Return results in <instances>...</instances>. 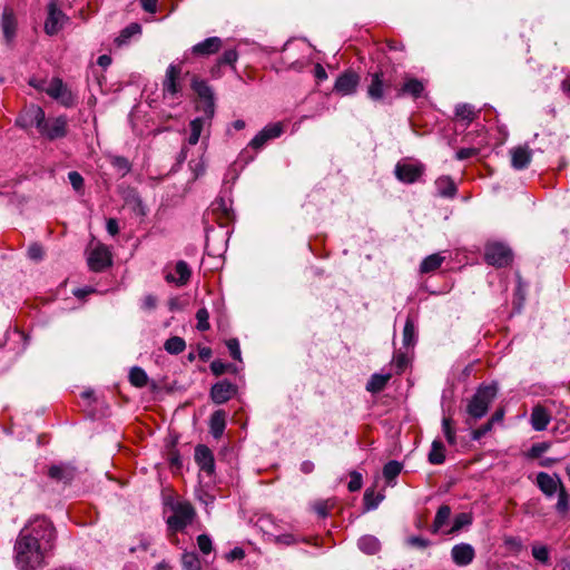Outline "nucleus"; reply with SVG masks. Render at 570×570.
<instances>
[{
	"mask_svg": "<svg viewBox=\"0 0 570 570\" xmlns=\"http://www.w3.org/2000/svg\"><path fill=\"white\" fill-rule=\"evenodd\" d=\"M357 547L366 554H375L381 550V542L376 537L365 534L358 539Z\"/></svg>",
	"mask_w": 570,
	"mask_h": 570,
	"instance_id": "obj_32",
	"label": "nucleus"
},
{
	"mask_svg": "<svg viewBox=\"0 0 570 570\" xmlns=\"http://www.w3.org/2000/svg\"><path fill=\"white\" fill-rule=\"evenodd\" d=\"M14 563L19 570H38L46 564L51 550L39 547L29 538L18 534L13 547Z\"/></svg>",
	"mask_w": 570,
	"mask_h": 570,
	"instance_id": "obj_1",
	"label": "nucleus"
},
{
	"mask_svg": "<svg viewBox=\"0 0 570 570\" xmlns=\"http://www.w3.org/2000/svg\"><path fill=\"white\" fill-rule=\"evenodd\" d=\"M214 116L203 114V116L193 119L189 124L190 135L188 137L189 145H196L200 138L202 131L206 126H210Z\"/></svg>",
	"mask_w": 570,
	"mask_h": 570,
	"instance_id": "obj_28",
	"label": "nucleus"
},
{
	"mask_svg": "<svg viewBox=\"0 0 570 570\" xmlns=\"http://www.w3.org/2000/svg\"><path fill=\"white\" fill-rule=\"evenodd\" d=\"M181 61L179 63H170L167 67L165 78L163 80V94L165 97H176L181 92L180 75Z\"/></svg>",
	"mask_w": 570,
	"mask_h": 570,
	"instance_id": "obj_11",
	"label": "nucleus"
},
{
	"mask_svg": "<svg viewBox=\"0 0 570 570\" xmlns=\"http://www.w3.org/2000/svg\"><path fill=\"white\" fill-rule=\"evenodd\" d=\"M195 462L202 471L212 475L215 471V459L212 450L204 444L195 448Z\"/></svg>",
	"mask_w": 570,
	"mask_h": 570,
	"instance_id": "obj_22",
	"label": "nucleus"
},
{
	"mask_svg": "<svg viewBox=\"0 0 570 570\" xmlns=\"http://www.w3.org/2000/svg\"><path fill=\"white\" fill-rule=\"evenodd\" d=\"M191 276V271L185 261H178L175 265V274L168 273L165 278L168 283H175L177 286L186 285Z\"/></svg>",
	"mask_w": 570,
	"mask_h": 570,
	"instance_id": "obj_26",
	"label": "nucleus"
},
{
	"mask_svg": "<svg viewBox=\"0 0 570 570\" xmlns=\"http://www.w3.org/2000/svg\"><path fill=\"white\" fill-rule=\"evenodd\" d=\"M511 166L517 170L527 168L532 159V150L529 146H518L510 150Z\"/></svg>",
	"mask_w": 570,
	"mask_h": 570,
	"instance_id": "obj_25",
	"label": "nucleus"
},
{
	"mask_svg": "<svg viewBox=\"0 0 570 570\" xmlns=\"http://www.w3.org/2000/svg\"><path fill=\"white\" fill-rule=\"evenodd\" d=\"M444 259H445V257L439 253L429 255L422 261V263L420 265V272L422 274L435 272L436 269H439L441 267Z\"/></svg>",
	"mask_w": 570,
	"mask_h": 570,
	"instance_id": "obj_33",
	"label": "nucleus"
},
{
	"mask_svg": "<svg viewBox=\"0 0 570 570\" xmlns=\"http://www.w3.org/2000/svg\"><path fill=\"white\" fill-rule=\"evenodd\" d=\"M570 509V497L567 493L564 487H561V489L558 491V501L556 504V510L559 513H567Z\"/></svg>",
	"mask_w": 570,
	"mask_h": 570,
	"instance_id": "obj_47",
	"label": "nucleus"
},
{
	"mask_svg": "<svg viewBox=\"0 0 570 570\" xmlns=\"http://www.w3.org/2000/svg\"><path fill=\"white\" fill-rule=\"evenodd\" d=\"M415 326L411 318H407L403 328V344L411 346L414 343Z\"/></svg>",
	"mask_w": 570,
	"mask_h": 570,
	"instance_id": "obj_50",
	"label": "nucleus"
},
{
	"mask_svg": "<svg viewBox=\"0 0 570 570\" xmlns=\"http://www.w3.org/2000/svg\"><path fill=\"white\" fill-rule=\"evenodd\" d=\"M550 448V443L548 442H539L534 443L530 449V456L533 459L540 458L544 452H547Z\"/></svg>",
	"mask_w": 570,
	"mask_h": 570,
	"instance_id": "obj_57",
	"label": "nucleus"
},
{
	"mask_svg": "<svg viewBox=\"0 0 570 570\" xmlns=\"http://www.w3.org/2000/svg\"><path fill=\"white\" fill-rule=\"evenodd\" d=\"M407 541L411 546L417 547L421 549L428 548L430 546V541L422 537H416V535L410 537Z\"/></svg>",
	"mask_w": 570,
	"mask_h": 570,
	"instance_id": "obj_64",
	"label": "nucleus"
},
{
	"mask_svg": "<svg viewBox=\"0 0 570 570\" xmlns=\"http://www.w3.org/2000/svg\"><path fill=\"white\" fill-rule=\"evenodd\" d=\"M126 203L131 205V209L135 214H137L139 216L146 215V207H145L141 198L135 190H131L129 196L126 197Z\"/></svg>",
	"mask_w": 570,
	"mask_h": 570,
	"instance_id": "obj_44",
	"label": "nucleus"
},
{
	"mask_svg": "<svg viewBox=\"0 0 570 570\" xmlns=\"http://www.w3.org/2000/svg\"><path fill=\"white\" fill-rule=\"evenodd\" d=\"M498 394V385L495 383L480 385L466 405L469 420L466 423L472 425L476 420L482 419L489 410L490 404Z\"/></svg>",
	"mask_w": 570,
	"mask_h": 570,
	"instance_id": "obj_4",
	"label": "nucleus"
},
{
	"mask_svg": "<svg viewBox=\"0 0 570 570\" xmlns=\"http://www.w3.org/2000/svg\"><path fill=\"white\" fill-rule=\"evenodd\" d=\"M1 29L7 43L12 42L17 31V20L12 10L6 8L1 17Z\"/></svg>",
	"mask_w": 570,
	"mask_h": 570,
	"instance_id": "obj_27",
	"label": "nucleus"
},
{
	"mask_svg": "<svg viewBox=\"0 0 570 570\" xmlns=\"http://www.w3.org/2000/svg\"><path fill=\"white\" fill-rule=\"evenodd\" d=\"M244 557H245V551L242 548H239V547H236V548L232 549L226 554V559L228 561L242 560V559H244Z\"/></svg>",
	"mask_w": 570,
	"mask_h": 570,
	"instance_id": "obj_63",
	"label": "nucleus"
},
{
	"mask_svg": "<svg viewBox=\"0 0 570 570\" xmlns=\"http://www.w3.org/2000/svg\"><path fill=\"white\" fill-rule=\"evenodd\" d=\"M226 346L234 360L242 361L239 342L237 338H230L226 342Z\"/></svg>",
	"mask_w": 570,
	"mask_h": 570,
	"instance_id": "obj_53",
	"label": "nucleus"
},
{
	"mask_svg": "<svg viewBox=\"0 0 570 570\" xmlns=\"http://www.w3.org/2000/svg\"><path fill=\"white\" fill-rule=\"evenodd\" d=\"M26 535L39 547L53 550L57 531L53 523L46 517H36L31 519L19 532Z\"/></svg>",
	"mask_w": 570,
	"mask_h": 570,
	"instance_id": "obj_3",
	"label": "nucleus"
},
{
	"mask_svg": "<svg viewBox=\"0 0 570 570\" xmlns=\"http://www.w3.org/2000/svg\"><path fill=\"white\" fill-rule=\"evenodd\" d=\"M46 94L58 100L65 107H72L76 104L75 95L70 89H68L60 78H53L49 82L46 88Z\"/></svg>",
	"mask_w": 570,
	"mask_h": 570,
	"instance_id": "obj_12",
	"label": "nucleus"
},
{
	"mask_svg": "<svg viewBox=\"0 0 570 570\" xmlns=\"http://www.w3.org/2000/svg\"><path fill=\"white\" fill-rule=\"evenodd\" d=\"M164 348L169 354L177 355L184 352L186 348V342L180 336H171L165 342Z\"/></svg>",
	"mask_w": 570,
	"mask_h": 570,
	"instance_id": "obj_40",
	"label": "nucleus"
},
{
	"mask_svg": "<svg viewBox=\"0 0 570 570\" xmlns=\"http://www.w3.org/2000/svg\"><path fill=\"white\" fill-rule=\"evenodd\" d=\"M68 20L67 16L58 8L55 0L48 3V16L45 22V32L48 36L57 35Z\"/></svg>",
	"mask_w": 570,
	"mask_h": 570,
	"instance_id": "obj_15",
	"label": "nucleus"
},
{
	"mask_svg": "<svg viewBox=\"0 0 570 570\" xmlns=\"http://www.w3.org/2000/svg\"><path fill=\"white\" fill-rule=\"evenodd\" d=\"M391 379L390 374H373L366 384V390L372 393H377L384 390L389 380Z\"/></svg>",
	"mask_w": 570,
	"mask_h": 570,
	"instance_id": "obj_38",
	"label": "nucleus"
},
{
	"mask_svg": "<svg viewBox=\"0 0 570 570\" xmlns=\"http://www.w3.org/2000/svg\"><path fill=\"white\" fill-rule=\"evenodd\" d=\"M129 382L136 387H145L148 383L147 373L141 367L134 366L129 372Z\"/></svg>",
	"mask_w": 570,
	"mask_h": 570,
	"instance_id": "obj_41",
	"label": "nucleus"
},
{
	"mask_svg": "<svg viewBox=\"0 0 570 570\" xmlns=\"http://www.w3.org/2000/svg\"><path fill=\"white\" fill-rule=\"evenodd\" d=\"M68 179L75 190L79 191L83 188V178L78 171H70Z\"/></svg>",
	"mask_w": 570,
	"mask_h": 570,
	"instance_id": "obj_59",
	"label": "nucleus"
},
{
	"mask_svg": "<svg viewBox=\"0 0 570 570\" xmlns=\"http://www.w3.org/2000/svg\"><path fill=\"white\" fill-rule=\"evenodd\" d=\"M382 494H375L373 489H366L363 497L364 507L366 510L376 509L380 502L383 500Z\"/></svg>",
	"mask_w": 570,
	"mask_h": 570,
	"instance_id": "obj_45",
	"label": "nucleus"
},
{
	"mask_svg": "<svg viewBox=\"0 0 570 570\" xmlns=\"http://www.w3.org/2000/svg\"><path fill=\"white\" fill-rule=\"evenodd\" d=\"M451 558L458 567H466L473 562L475 550L470 543L461 542L452 547Z\"/></svg>",
	"mask_w": 570,
	"mask_h": 570,
	"instance_id": "obj_21",
	"label": "nucleus"
},
{
	"mask_svg": "<svg viewBox=\"0 0 570 570\" xmlns=\"http://www.w3.org/2000/svg\"><path fill=\"white\" fill-rule=\"evenodd\" d=\"M166 505L173 512L166 521L170 532L176 533L184 531L194 522L196 510L189 501L169 499Z\"/></svg>",
	"mask_w": 570,
	"mask_h": 570,
	"instance_id": "obj_5",
	"label": "nucleus"
},
{
	"mask_svg": "<svg viewBox=\"0 0 570 570\" xmlns=\"http://www.w3.org/2000/svg\"><path fill=\"white\" fill-rule=\"evenodd\" d=\"M197 544L204 554H208L213 549L212 539L207 534H199L197 537Z\"/></svg>",
	"mask_w": 570,
	"mask_h": 570,
	"instance_id": "obj_54",
	"label": "nucleus"
},
{
	"mask_svg": "<svg viewBox=\"0 0 570 570\" xmlns=\"http://www.w3.org/2000/svg\"><path fill=\"white\" fill-rule=\"evenodd\" d=\"M479 154V149L478 148H461L456 151L455 154V158L458 160H465V159H469L471 157H474Z\"/></svg>",
	"mask_w": 570,
	"mask_h": 570,
	"instance_id": "obj_61",
	"label": "nucleus"
},
{
	"mask_svg": "<svg viewBox=\"0 0 570 570\" xmlns=\"http://www.w3.org/2000/svg\"><path fill=\"white\" fill-rule=\"evenodd\" d=\"M350 482L347 484V489L351 491V492H356L358 491L361 488H362V484H363V481H362V474L356 472V471H352L350 473Z\"/></svg>",
	"mask_w": 570,
	"mask_h": 570,
	"instance_id": "obj_52",
	"label": "nucleus"
},
{
	"mask_svg": "<svg viewBox=\"0 0 570 570\" xmlns=\"http://www.w3.org/2000/svg\"><path fill=\"white\" fill-rule=\"evenodd\" d=\"M41 125L38 131L42 137L49 140L63 138L68 134V119L66 116L46 119V115H43V124Z\"/></svg>",
	"mask_w": 570,
	"mask_h": 570,
	"instance_id": "obj_9",
	"label": "nucleus"
},
{
	"mask_svg": "<svg viewBox=\"0 0 570 570\" xmlns=\"http://www.w3.org/2000/svg\"><path fill=\"white\" fill-rule=\"evenodd\" d=\"M140 33H141V26L137 22H132L120 31V33L116 38L115 42L119 47L127 45L132 37L138 36Z\"/></svg>",
	"mask_w": 570,
	"mask_h": 570,
	"instance_id": "obj_36",
	"label": "nucleus"
},
{
	"mask_svg": "<svg viewBox=\"0 0 570 570\" xmlns=\"http://www.w3.org/2000/svg\"><path fill=\"white\" fill-rule=\"evenodd\" d=\"M424 90L425 83L422 80L405 73L402 83L396 85L395 97H411L413 99H417L422 97Z\"/></svg>",
	"mask_w": 570,
	"mask_h": 570,
	"instance_id": "obj_14",
	"label": "nucleus"
},
{
	"mask_svg": "<svg viewBox=\"0 0 570 570\" xmlns=\"http://www.w3.org/2000/svg\"><path fill=\"white\" fill-rule=\"evenodd\" d=\"M313 509L320 518H326L328 515L330 505L327 501H317L314 503Z\"/></svg>",
	"mask_w": 570,
	"mask_h": 570,
	"instance_id": "obj_62",
	"label": "nucleus"
},
{
	"mask_svg": "<svg viewBox=\"0 0 570 570\" xmlns=\"http://www.w3.org/2000/svg\"><path fill=\"white\" fill-rule=\"evenodd\" d=\"M438 196L443 198H454L458 193V187L450 176H441L434 181Z\"/></svg>",
	"mask_w": 570,
	"mask_h": 570,
	"instance_id": "obj_30",
	"label": "nucleus"
},
{
	"mask_svg": "<svg viewBox=\"0 0 570 570\" xmlns=\"http://www.w3.org/2000/svg\"><path fill=\"white\" fill-rule=\"evenodd\" d=\"M28 257L32 261L39 262L43 258V248L40 244L33 243L28 247Z\"/></svg>",
	"mask_w": 570,
	"mask_h": 570,
	"instance_id": "obj_55",
	"label": "nucleus"
},
{
	"mask_svg": "<svg viewBox=\"0 0 570 570\" xmlns=\"http://www.w3.org/2000/svg\"><path fill=\"white\" fill-rule=\"evenodd\" d=\"M45 111L38 105H30L23 109V111L17 117L16 125L22 129H29L36 127L37 130L43 124Z\"/></svg>",
	"mask_w": 570,
	"mask_h": 570,
	"instance_id": "obj_13",
	"label": "nucleus"
},
{
	"mask_svg": "<svg viewBox=\"0 0 570 570\" xmlns=\"http://www.w3.org/2000/svg\"><path fill=\"white\" fill-rule=\"evenodd\" d=\"M183 570H200L202 563L196 552H184L181 556Z\"/></svg>",
	"mask_w": 570,
	"mask_h": 570,
	"instance_id": "obj_42",
	"label": "nucleus"
},
{
	"mask_svg": "<svg viewBox=\"0 0 570 570\" xmlns=\"http://www.w3.org/2000/svg\"><path fill=\"white\" fill-rule=\"evenodd\" d=\"M228 367H233V364H226L220 360H214L210 363V371L214 375L219 376L227 372Z\"/></svg>",
	"mask_w": 570,
	"mask_h": 570,
	"instance_id": "obj_56",
	"label": "nucleus"
},
{
	"mask_svg": "<svg viewBox=\"0 0 570 570\" xmlns=\"http://www.w3.org/2000/svg\"><path fill=\"white\" fill-rule=\"evenodd\" d=\"M226 428V412L217 410L210 415L209 430L214 439L218 440L224 434Z\"/></svg>",
	"mask_w": 570,
	"mask_h": 570,
	"instance_id": "obj_31",
	"label": "nucleus"
},
{
	"mask_svg": "<svg viewBox=\"0 0 570 570\" xmlns=\"http://www.w3.org/2000/svg\"><path fill=\"white\" fill-rule=\"evenodd\" d=\"M237 393V385L227 380L214 384L210 389V399L215 404H224Z\"/></svg>",
	"mask_w": 570,
	"mask_h": 570,
	"instance_id": "obj_20",
	"label": "nucleus"
},
{
	"mask_svg": "<svg viewBox=\"0 0 570 570\" xmlns=\"http://www.w3.org/2000/svg\"><path fill=\"white\" fill-rule=\"evenodd\" d=\"M551 421L549 411L542 405H535L531 412V425L535 431H544Z\"/></svg>",
	"mask_w": 570,
	"mask_h": 570,
	"instance_id": "obj_29",
	"label": "nucleus"
},
{
	"mask_svg": "<svg viewBox=\"0 0 570 570\" xmlns=\"http://www.w3.org/2000/svg\"><path fill=\"white\" fill-rule=\"evenodd\" d=\"M491 423L487 422L485 424L481 425L480 428L475 429L471 433V438L474 441L481 440L487 433H489L492 430Z\"/></svg>",
	"mask_w": 570,
	"mask_h": 570,
	"instance_id": "obj_60",
	"label": "nucleus"
},
{
	"mask_svg": "<svg viewBox=\"0 0 570 570\" xmlns=\"http://www.w3.org/2000/svg\"><path fill=\"white\" fill-rule=\"evenodd\" d=\"M451 508L446 504L441 505L434 517V521L431 528L432 533H438L450 520Z\"/></svg>",
	"mask_w": 570,
	"mask_h": 570,
	"instance_id": "obj_34",
	"label": "nucleus"
},
{
	"mask_svg": "<svg viewBox=\"0 0 570 570\" xmlns=\"http://www.w3.org/2000/svg\"><path fill=\"white\" fill-rule=\"evenodd\" d=\"M532 556L535 560H538L542 563H547L549 560V551H548L547 547H544V546L533 547Z\"/></svg>",
	"mask_w": 570,
	"mask_h": 570,
	"instance_id": "obj_58",
	"label": "nucleus"
},
{
	"mask_svg": "<svg viewBox=\"0 0 570 570\" xmlns=\"http://www.w3.org/2000/svg\"><path fill=\"white\" fill-rule=\"evenodd\" d=\"M223 46L224 42L219 37L215 36L206 38L184 52L181 57V63L190 62L191 58H207L213 56L219 52Z\"/></svg>",
	"mask_w": 570,
	"mask_h": 570,
	"instance_id": "obj_6",
	"label": "nucleus"
},
{
	"mask_svg": "<svg viewBox=\"0 0 570 570\" xmlns=\"http://www.w3.org/2000/svg\"><path fill=\"white\" fill-rule=\"evenodd\" d=\"M395 73L394 66L381 65L375 70H370L365 77L367 97L373 101H383L396 88Z\"/></svg>",
	"mask_w": 570,
	"mask_h": 570,
	"instance_id": "obj_2",
	"label": "nucleus"
},
{
	"mask_svg": "<svg viewBox=\"0 0 570 570\" xmlns=\"http://www.w3.org/2000/svg\"><path fill=\"white\" fill-rule=\"evenodd\" d=\"M479 110H475L474 106L470 104H459L455 106V117L460 120L466 121V125L471 124L479 115Z\"/></svg>",
	"mask_w": 570,
	"mask_h": 570,
	"instance_id": "obj_35",
	"label": "nucleus"
},
{
	"mask_svg": "<svg viewBox=\"0 0 570 570\" xmlns=\"http://www.w3.org/2000/svg\"><path fill=\"white\" fill-rule=\"evenodd\" d=\"M110 163L121 176L127 175L131 170L130 161L124 156H112Z\"/></svg>",
	"mask_w": 570,
	"mask_h": 570,
	"instance_id": "obj_46",
	"label": "nucleus"
},
{
	"mask_svg": "<svg viewBox=\"0 0 570 570\" xmlns=\"http://www.w3.org/2000/svg\"><path fill=\"white\" fill-rule=\"evenodd\" d=\"M431 464H442L445 461V446L440 440H434L428 455Z\"/></svg>",
	"mask_w": 570,
	"mask_h": 570,
	"instance_id": "obj_37",
	"label": "nucleus"
},
{
	"mask_svg": "<svg viewBox=\"0 0 570 570\" xmlns=\"http://www.w3.org/2000/svg\"><path fill=\"white\" fill-rule=\"evenodd\" d=\"M77 469L70 463H60L51 465L48 475L57 482L69 484L76 476Z\"/></svg>",
	"mask_w": 570,
	"mask_h": 570,
	"instance_id": "obj_23",
	"label": "nucleus"
},
{
	"mask_svg": "<svg viewBox=\"0 0 570 570\" xmlns=\"http://www.w3.org/2000/svg\"><path fill=\"white\" fill-rule=\"evenodd\" d=\"M210 209L220 226H227L235 218L232 202L224 197L216 198L212 203Z\"/></svg>",
	"mask_w": 570,
	"mask_h": 570,
	"instance_id": "obj_18",
	"label": "nucleus"
},
{
	"mask_svg": "<svg viewBox=\"0 0 570 570\" xmlns=\"http://www.w3.org/2000/svg\"><path fill=\"white\" fill-rule=\"evenodd\" d=\"M537 485L547 497L554 495L561 489V487H563L562 481L558 474L551 476L546 472H539L537 474Z\"/></svg>",
	"mask_w": 570,
	"mask_h": 570,
	"instance_id": "obj_24",
	"label": "nucleus"
},
{
	"mask_svg": "<svg viewBox=\"0 0 570 570\" xmlns=\"http://www.w3.org/2000/svg\"><path fill=\"white\" fill-rule=\"evenodd\" d=\"M484 259L489 265L505 267L512 263L513 253L508 245L494 242L485 246Z\"/></svg>",
	"mask_w": 570,
	"mask_h": 570,
	"instance_id": "obj_7",
	"label": "nucleus"
},
{
	"mask_svg": "<svg viewBox=\"0 0 570 570\" xmlns=\"http://www.w3.org/2000/svg\"><path fill=\"white\" fill-rule=\"evenodd\" d=\"M425 171V166L420 161L402 160L395 165V177L403 184L416 183Z\"/></svg>",
	"mask_w": 570,
	"mask_h": 570,
	"instance_id": "obj_8",
	"label": "nucleus"
},
{
	"mask_svg": "<svg viewBox=\"0 0 570 570\" xmlns=\"http://www.w3.org/2000/svg\"><path fill=\"white\" fill-rule=\"evenodd\" d=\"M238 59V52L236 49H228L223 52L220 57L217 58L219 65L229 66L233 70H235V63Z\"/></svg>",
	"mask_w": 570,
	"mask_h": 570,
	"instance_id": "obj_49",
	"label": "nucleus"
},
{
	"mask_svg": "<svg viewBox=\"0 0 570 570\" xmlns=\"http://www.w3.org/2000/svg\"><path fill=\"white\" fill-rule=\"evenodd\" d=\"M361 77L354 70H345L341 73L334 85V91L341 96H350L356 92Z\"/></svg>",
	"mask_w": 570,
	"mask_h": 570,
	"instance_id": "obj_16",
	"label": "nucleus"
},
{
	"mask_svg": "<svg viewBox=\"0 0 570 570\" xmlns=\"http://www.w3.org/2000/svg\"><path fill=\"white\" fill-rule=\"evenodd\" d=\"M87 262L92 272H102L112 264L111 253L100 244L89 253Z\"/></svg>",
	"mask_w": 570,
	"mask_h": 570,
	"instance_id": "obj_17",
	"label": "nucleus"
},
{
	"mask_svg": "<svg viewBox=\"0 0 570 570\" xmlns=\"http://www.w3.org/2000/svg\"><path fill=\"white\" fill-rule=\"evenodd\" d=\"M402 471V464L397 461H389L383 468V476L387 483L392 482Z\"/></svg>",
	"mask_w": 570,
	"mask_h": 570,
	"instance_id": "obj_43",
	"label": "nucleus"
},
{
	"mask_svg": "<svg viewBox=\"0 0 570 570\" xmlns=\"http://www.w3.org/2000/svg\"><path fill=\"white\" fill-rule=\"evenodd\" d=\"M472 515L466 512L459 513L454 517L452 527L446 531L448 534H455L464 527L472 523Z\"/></svg>",
	"mask_w": 570,
	"mask_h": 570,
	"instance_id": "obj_39",
	"label": "nucleus"
},
{
	"mask_svg": "<svg viewBox=\"0 0 570 570\" xmlns=\"http://www.w3.org/2000/svg\"><path fill=\"white\" fill-rule=\"evenodd\" d=\"M191 88L197 94V96L202 99V105L197 107L199 111L206 114L208 116L215 115V102H214V94L208 83L203 80L194 77L191 80Z\"/></svg>",
	"mask_w": 570,
	"mask_h": 570,
	"instance_id": "obj_10",
	"label": "nucleus"
},
{
	"mask_svg": "<svg viewBox=\"0 0 570 570\" xmlns=\"http://www.w3.org/2000/svg\"><path fill=\"white\" fill-rule=\"evenodd\" d=\"M442 430L449 444L454 445L456 443L455 430L453 428V421L451 417H443Z\"/></svg>",
	"mask_w": 570,
	"mask_h": 570,
	"instance_id": "obj_48",
	"label": "nucleus"
},
{
	"mask_svg": "<svg viewBox=\"0 0 570 570\" xmlns=\"http://www.w3.org/2000/svg\"><path fill=\"white\" fill-rule=\"evenodd\" d=\"M196 320H197V330L198 331H207L209 330L210 325H209V313L208 311L203 307V308H199L196 313Z\"/></svg>",
	"mask_w": 570,
	"mask_h": 570,
	"instance_id": "obj_51",
	"label": "nucleus"
},
{
	"mask_svg": "<svg viewBox=\"0 0 570 570\" xmlns=\"http://www.w3.org/2000/svg\"><path fill=\"white\" fill-rule=\"evenodd\" d=\"M283 131L284 128L281 122L267 125L249 141L248 146L258 150L263 148L268 140L278 138Z\"/></svg>",
	"mask_w": 570,
	"mask_h": 570,
	"instance_id": "obj_19",
	"label": "nucleus"
}]
</instances>
